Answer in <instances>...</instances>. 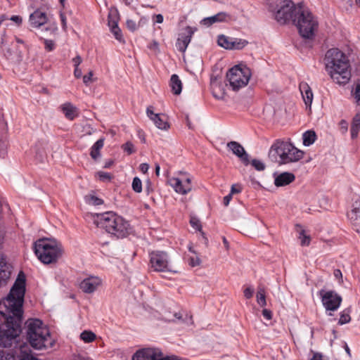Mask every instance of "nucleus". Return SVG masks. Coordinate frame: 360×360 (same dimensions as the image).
<instances>
[{
    "instance_id": "obj_1",
    "label": "nucleus",
    "mask_w": 360,
    "mask_h": 360,
    "mask_svg": "<svg viewBox=\"0 0 360 360\" xmlns=\"http://www.w3.org/2000/svg\"><path fill=\"white\" fill-rule=\"evenodd\" d=\"M25 292L24 275H18L8 296L0 301V314L4 317L5 323L0 328V346L11 347L12 341L21 332L22 304Z\"/></svg>"
},
{
    "instance_id": "obj_2",
    "label": "nucleus",
    "mask_w": 360,
    "mask_h": 360,
    "mask_svg": "<svg viewBox=\"0 0 360 360\" xmlns=\"http://www.w3.org/2000/svg\"><path fill=\"white\" fill-rule=\"evenodd\" d=\"M326 70L338 84L347 83L351 77L349 60L338 49H329L324 58Z\"/></svg>"
},
{
    "instance_id": "obj_3",
    "label": "nucleus",
    "mask_w": 360,
    "mask_h": 360,
    "mask_svg": "<svg viewBox=\"0 0 360 360\" xmlns=\"http://www.w3.org/2000/svg\"><path fill=\"white\" fill-rule=\"evenodd\" d=\"M326 70L338 84L347 83L351 77L349 60L338 49H329L324 58Z\"/></svg>"
},
{
    "instance_id": "obj_4",
    "label": "nucleus",
    "mask_w": 360,
    "mask_h": 360,
    "mask_svg": "<svg viewBox=\"0 0 360 360\" xmlns=\"http://www.w3.org/2000/svg\"><path fill=\"white\" fill-rule=\"evenodd\" d=\"M94 221L97 227L105 230L117 238H126L133 231L129 222L114 212L96 214Z\"/></svg>"
},
{
    "instance_id": "obj_5",
    "label": "nucleus",
    "mask_w": 360,
    "mask_h": 360,
    "mask_svg": "<svg viewBox=\"0 0 360 360\" xmlns=\"http://www.w3.org/2000/svg\"><path fill=\"white\" fill-rule=\"evenodd\" d=\"M27 339L31 347L36 349L50 348L54 344L49 328L39 319L27 321Z\"/></svg>"
},
{
    "instance_id": "obj_6",
    "label": "nucleus",
    "mask_w": 360,
    "mask_h": 360,
    "mask_svg": "<svg viewBox=\"0 0 360 360\" xmlns=\"http://www.w3.org/2000/svg\"><path fill=\"white\" fill-rule=\"evenodd\" d=\"M304 152L295 147L292 143L276 140L271 146L269 158L278 165H286L300 160Z\"/></svg>"
},
{
    "instance_id": "obj_7",
    "label": "nucleus",
    "mask_w": 360,
    "mask_h": 360,
    "mask_svg": "<svg viewBox=\"0 0 360 360\" xmlns=\"http://www.w3.org/2000/svg\"><path fill=\"white\" fill-rule=\"evenodd\" d=\"M295 13L297 16L293 23L299 33L303 38L312 39L319 26L316 18L302 4L297 5Z\"/></svg>"
},
{
    "instance_id": "obj_8",
    "label": "nucleus",
    "mask_w": 360,
    "mask_h": 360,
    "mask_svg": "<svg viewBox=\"0 0 360 360\" xmlns=\"http://www.w3.org/2000/svg\"><path fill=\"white\" fill-rule=\"evenodd\" d=\"M34 251L44 264L56 263L62 255L61 247L54 240L41 238L34 243Z\"/></svg>"
},
{
    "instance_id": "obj_9",
    "label": "nucleus",
    "mask_w": 360,
    "mask_h": 360,
    "mask_svg": "<svg viewBox=\"0 0 360 360\" xmlns=\"http://www.w3.org/2000/svg\"><path fill=\"white\" fill-rule=\"evenodd\" d=\"M250 70L246 68H240L236 65L231 68L226 73V79L233 91H238L245 86L250 78Z\"/></svg>"
},
{
    "instance_id": "obj_10",
    "label": "nucleus",
    "mask_w": 360,
    "mask_h": 360,
    "mask_svg": "<svg viewBox=\"0 0 360 360\" xmlns=\"http://www.w3.org/2000/svg\"><path fill=\"white\" fill-rule=\"evenodd\" d=\"M149 269L156 272H173L169 265V257L167 252L162 250H153L149 252Z\"/></svg>"
},
{
    "instance_id": "obj_11",
    "label": "nucleus",
    "mask_w": 360,
    "mask_h": 360,
    "mask_svg": "<svg viewBox=\"0 0 360 360\" xmlns=\"http://www.w3.org/2000/svg\"><path fill=\"white\" fill-rule=\"evenodd\" d=\"M319 295L326 311L338 310L342 302V297L334 290H321Z\"/></svg>"
},
{
    "instance_id": "obj_12",
    "label": "nucleus",
    "mask_w": 360,
    "mask_h": 360,
    "mask_svg": "<svg viewBox=\"0 0 360 360\" xmlns=\"http://www.w3.org/2000/svg\"><path fill=\"white\" fill-rule=\"evenodd\" d=\"M295 6L293 2L287 1L276 13V19L281 24H285L289 21L294 22L297 16L295 13Z\"/></svg>"
},
{
    "instance_id": "obj_13",
    "label": "nucleus",
    "mask_w": 360,
    "mask_h": 360,
    "mask_svg": "<svg viewBox=\"0 0 360 360\" xmlns=\"http://www.w3.org/2000/svg\"><path fill=\"white\" fill-rule=\"evenodd\" d=\"M169 184L175 192L181 195L191 192L193 187L191 177L186 174H183L181 177L170 178Z\"/></svg>"
},
{
    "instance_id": "obj_14",
    "label": "nucleus",
    "mask_w": 360,
    "mask_h": 360,
    "mask_svg": "<svg viewBox=\"0 0 360 360\" xmlns=\"http://www.w3.org/2000/svg\"><path fill=\"white\" fill-rule=\"evenodd\" d=\"M132 360H170L169 357H163L162 353L152 348H144L138 350L132 356Z\"/></svg>"
},
{
    "instance_id": "obj_15",
    "label": "nucleus",
    "mask_w": 360,
    "mask_h": 360,
    "mask_svg": "<svg viewBox=\"0 0 360 360\" xmlns=\"http://www.w3.org/2000/svg\"><path fill=\"white\" fill-rule=\"evenodd\" d=\"M347 217L352 228L360 233V198L355 200L347 212Z\"/></svg>"
},
{
    "instance_id": "obj_16",
    "label": "nucleus",
    "mask_w": 360,
    "mask_h": 360,
    "mask_svg": "<svg viewBox=\"0 0 360 360\" xmlns=\"http://www.w3.org/2000/svg\"><path fill=\"white\" fill-rule=\"evenodd\" d=\"M153 109V108L152 106L147 108V116L153 122V123L158 129L163 130L168 129L169 128V124L167 121L165 115L162 114L155 113Z\"/></svg>"
},
{
    "instance_id": "obj_17",
    "label": "nucleus",
    "mask_w": 360,
    "mask_h": 360,
    "mask_svg": "<svg viewBox=\"0 0 360 360\" xmlns=\"http://www.w3.org/2000/svg\"><path fill=\"white\" fill-rule=\"evenodd\" d=\"M194 32L191 27H186L184 32H182L177 39L176 46L180 52H185L188 45L191 42Z\"/></svg>"
},
{
    "instance_id": "obj_18",
    "label": "nucleus",
    "mask_w": 360,
    "mask_h": 360,
    "mask_svg": "<svg viewBox=\"0 0 360 360\" xmlns=\"http://www.w3.org/2000/svg\"><path fill=\"white\" fill-rule=\"evenodd\" d=\"M101 284V280L96 276H90L84 279L79 284L80 289L85 293L94 292Z\"/></svg>"
},
{
    "instance_id": "obj_19",
    "label": "nucleus",
    "mask_w": 360,
    "mask_h": 360,
    "mask_svg": "<svg viewBox=\"0 0 360 360\" xmlns=\"http://www.w3.org/2000/svg\"><path fill=\"white\" fill-rule=\"evenodd\" d=\"M227 147L233 152L234 155L238 156L245 165H247L249 164V155L242 145H240L238 142L233 141H230L227 143Z\"/></svg>"
},
{
    "instance_id": "obj_20",
    "label": "nucleus",
    "mask_w": 360,
    "mask_h": 360,
    "mask_svg": "<svg viewBox=\"0 0 360 360\" xmlns=\"http://www.w3.org/2000/svg\"><path fill=\"white\" fill-rule=\"evenodd\" d=\"M231 19L230 15L225 12H219L217 14L203 18L200 23L207 27H210L212 25L217 22H227Z\"/></svg>"
},
{
    "instance_id": "obj_21",
    "label": "nucleus",
    "mask_w": 360,
    "mask_h": 360,
    "mask_svg": "<svg viewBox=\"0 0 360 360\" xmlns=\"http://www.w3.org/2000/svg\"><path fill=\"white\" fill-rule=\"evenodd\" d=\"M47 15L39 10L35 11L30 15V22L34 27H39L47 22Z\"/></svg>"
},
{
    "instance_id": "obj_22",
    "label": "nucleus",
    "mask_w": 360,
    "mask_h": 360,
    "mask_svg": "<svg viewBox=\"0 0 360 360\" xmlns=\"http://www.w3.org/2000/svg\"><path fill=\"white\" fill-rule=\"evenodd\" d=\"M295 176L290 172H283L278 174L274 179V184L277 187L285 186L293 182Z\"/></svg>"
},
{
    "instance_id": "obj_23",
    "label": "nucleus",
    "mask_w": 360,
    "mask_h": 360,
    "mask_svg": "<svg viewBox=\"0 0 360 360\" xmlns=\"http://www.w3.org/2000/svg\"><path fill=\"white\" fill-rule=\"evenodd\" d=\"M299 88L305 105L310 107L313 101V93L310 86L307 82H302Z\"/></svg>"
},
{
    "instance_id": "obj_24",
    "label": "nucleus",
    "mask_w": 360,
    "mask_h": 360,
    "mask_svg": "<svg viewBox=\"0 0 360 360\" xmlns=\"http://www.w3.org/2000/svg\"><path fill=\"white\" fill-rule=\"evenodd\" d=\"M60 108L65 117L70 120H73L78 115L77 108L70 103H65Z\"/></svg>"
},
{
    "instance_id": "obj_25",
    "label": "nucleus",
    "mask_w": 360,
    "mask_h": 360,
    "mask_svg": "<svg viewBox=\"0 0 360 360\" xmlns=\"http://www.w3.org/2000/svg\"><path fill=\"white\" fill-rule=\"evenodd\" d=\"M104 146V139H99L91 148L90 155L91 158L97 161L101 158V150Z\"/></svg>"
},
{
    "instance_id": "obj_26",
    "label": "nucleus",
    "mask_w": 360,
    "mask_h": 360,
    "mask_svg": "<svg viewBox=\"0 0 360 360\" xmlns=\"http://www.w3.org/2000/svg\"><path fill=\"white\" fill-rule=\"evenodd\" d=\"M169 86L172 93L175 95H179L182 90V82L179 76L174 74L171 76L169 81Z\"/></svg>"
},
{
    "instance_id": "obj_27",
    "label": "nucleus",
    "mask_w": 360,
    "mask_h": 360,
    "mask_svg": "<svg viewBox=\"0 0 360 360\" xmlns=\"http://www.w3.org/2000/svg\"><path fill=\"white\" fill-rule=\"evenodd\" d=\"M11 275V271L3 255L0 253V283L6 281Z\"/></svg>"
},
{
    "instance_id": "obj_28",
    "label": "nucleus",
    "mask_w": 360,
    "mask_h": 360,
    "mask_svg": "<svg viewBox=\"0 0 360 360\" xmlns=\"http://www.w3.org/2000/svg\"><path fill=\"white\" fill-rule=\"evenodd\" d=\"M360 130V113H356L352 119L351 124V137L352 139L357 138Z\"/></svg>"
},
{
    "instance_id": "obj_29",
    "label": "nucleus",
    "mask_w": 360,
    "mask_h": 360,
    "mask_svg": "<svg viewBox=\"0 0 360 360\" xmlns=\"http://www.w3.org/2000/svg\"><path fill=\"white\" fill-rule=\"evenodd\" d=\"M302 139L303 144L306 146H309L315 142L316 135L314 131L309 130L303 134Z\"/></svg>"
},
{
    "instance_id": "obj_30",
    "label": "nucleus",
    "mask_w": 360,
    "mask_h": 360,
    "mask_svg": "<svg viewBox=\"0 0 360 360\" xmlns=\"http://www.w3.org/2000/svg\"><path fill=\"white\" fill-rule=\"evenodd\" d=\"M213 96L216 98H221L224 95V91L221 88V84L217 79L212 80L210 83Z\"/></svg>"
},
{
    "instance_id": "obj_31",
    "label": "nucleus",
    "mask_w": 360,
    "mask_h": 360,
    "mask_svg": "<svg viewBox=\"0 0 360 360\" xmlns=\"http://www.w3.org/2000/svg\"><path fill=\"white\" fill-rule=\"evenodd\" d=\"M232 37L225 36L224 34H221L218 37L217 44L219 46L226 49H231V41Z\"/></svg>"
},
{
    "instance_id": "obj_32",
    "label": "nucleus",
    "mask_w": 360,
    "mask_h": 360,
    "mask_svg": "<svg viewBox=\"0 0 360 360\" xmlns=\"http://www.w3.org/2000/svg\"><path fill=\"white\" fill-rule=\"evenodd\" d=\"M232 39L231 50H240L248 44V41L243 39L232 37Z\"/></svg>"
},
{
    "instance_id": "obj_33",
    "label": "nucleus",
    "mask_w": 360,
    "mask_h": 360,
    "mask_svg": "<svg viewBox=\"0 0 360 360\" xmlns=\"http://www.w3.org/2000/svg\"><path fill=\"white\" fill-rule=\"evenodd\" d=\"M257 302L258 304L263 307L266 306V296H265V290L263 287H259L257 292Z\"/></svg>"
},
{
    "instance_id": "obj_34",
    "label": "nucleus",
    "mask_w": 360,
    "mask_h": 360,
    "mask_svg": "<svg viewBox=\"0 0 360 360\" xmlns=\"http://www.w3.org/2000/svg\"><path fill=\"white\" fill-rule=\"evenodd\" d=\"M96 335L90 330H84L80 334V338L86 343H90L96 340Z\"/></svg>"
},
{
    "instance_id": "obj_35",
    "label": "nucleus",
    "mask_w": 360,
    "mask_h": 360,
    "mask_svg": "<svg viewBox=\"0 0 360 360\" xmlns=\"http://www.w3.org/2000/svg\"><path fill=\"white\" fill-rule=\"evenodd\" d=\"M349 314H350V310L349 309H346L343 310L340 313V319L338 321V324L343 325V324L349 323L351 321V316H350Z\"/></svg>"
},
{
    "instance_id": "obj_36",
    "label": "nucleus",
    "mask_w": 360,
    "mask_h": 360,
    "mask_svg": "<svg viewBox=\"0 0 360 360\" xmlns=\"http://www.w3.org/2000/svg\"><path fill=\"white\" fill-rule=\"evenodd\" d=\"M189 251L196 255L191 247L189 248ZM188 263L191 266L195 267L200 264L201 260L198 255L191 256L188 258Z\"/></svg>"
},
{
    "instance_id": "obj_37",
    "label": "nucleus",
    "mask_w": 360,
    "mask_h": 360,
    "mask_svg": "<svg viewBox=\"0 0 360 360\" xmlns=\"http://www.w3.org/2000/svg\"><path fill=\"white\" fill-rule=\"evenodd\" d=\"M299 239L300 240V244L302 246H309L311 242V238L309 235L306 233L304 229H302L299 232Z\"/></svg>"
},
{
    "instance_id": "obj_38",
    "label": "nucleus",
    "mask_w": 360,
    "mask_h": 360,
    "mask_svg": "<svg viewBox=\"0 0 360 360\" xmlns=\"http://www.w3.org/2000/svg\"><path fill=\"white\" fill-rule=\"evenodd\" d=\"M118 15L117 12H110L108 15V26L110 29L118 27Z\"/></svg>"
},
{
    "instance_id": "obj_39",
    "label": "nucleus",
    "mask_w": 360,
    "mask_h": 360,
    "mask_svg": "<svg viewBox=\"0 0 360 360\" xmlns=\"http://www.w3.org/2000/svg\"><path fill=\"white\" fill-rule=\"evenodd\" d=\"M27 347L26 346L20 347L21 356L20 360H38L34 357L30 353L27 352Z\"/></svg>"
},
{
    "instance_id": "obj_40",
    "label": "nucleus",
    "mask_w": 360,
    "mask_h": 360,
    "mask_svg": "<svg viewBox=\"0 0 360 360\" xmlns=\"http://www.w3.org/2000/svg\"><path fill=\"white\" fill-rule=\"evenodd\" d=\"M131 186L134 192L138 193H141L142 191L141 180L137 176L134 177L132 181Z\"/></svg>"
},
{
    "instance_id": "obj_41",
    "label": "nucleus",
    "mask_w": 360,
    "mask_h": 360,
    "mask_svg": "<svg viewBox=\"0 0 360 360\" xmlns=\"http://www.w3.org/2000/svg\"><path fill=\"white\" fill-rule=\"evenodd\" d=\"M86 201L89 204L93 205H101L103 203V200L102 199L93 195L86 196Z\"/></svg>"
},
{
    "instance_id": "obj_42",
    "label": "nucleus",
    "mask_w": 360,
    "mask_h": 360,
    "mask_svg": "<svg viewBox=\"0 0 360 360\" xmlns=\"http://www.w3.org/2000/svg\"><path fill=\"white\" fill-rule=\"evenodd\" d=\"M110 30H111L112 33L113 34V35L115 36V38L117 40H118L120 42L124 41L122 34V31L119 27L110 29Z\"/></svg>"
},
{
    "instance_id": "obj_43",
    "label": "nucleus",
    "mask_w": 360,
    "mask_h": 360,
    "mask_svg": "<svg viewBox=\"0 0 360 360\" xmlns=\"http://www.w3.org/2000/svg\"><path fill=\"white\" fill-rule=\"evenodd\" d=\"M96 176H98L99 179L102 181H107L111 179L110 174L105 172H98Z\"/></svg>"
},
{
    "instance_id": "obj_44",
    "label": "nucleus",
    "mask_w": 360,
    "mask_h": 360,
    "mask_svg": "<svg viewBox=\"0 0 360 360\" xmlns=\"http://www.w3.org/2000/svg\"><path fill=\"white\" fill-rule=\"evenodd\" d=\"M124 151L127 152L129 155H131L135 152L134 145L131 142H127L122 146Z\"/></svg>"
},
{
    "instance_id": "obj_45",
    "label": "nucleus",
    "mask_w": 360,
    "mask_h": 360,
    "mask_svg": "<svg viewBox=\"0 0 360 360\" xmlns=\"http://www.w3.org/2000/svg\"><path fill=\"white\" fill-rule=\"evenodd\" d=\"M252 165L258 171H262L265 169V166L260 160L254 159L251 162Z\"/></svg>"
},
{
    "instance_id": "obj_46",
    "label": "nucleus",
    "mask_w": 360,
    "mask_h": 360,
    "mask_svg": "<svg viewBox=\"0 0 360 360\" xmlns=\"http://www.w3.org/2000/svg\"><path fill=\"white\" fill-rule=\"evenodd\" d=\"M126 25H127V29L131 32L136 31L139 27V26L137 25L136 22L131 19H128L127 20Z\"/></svg>"
},
{
    "instance_id": "obj_47",
    "label": "nucleus",
    "mask_w": 360,
    "mask_h": 360,
    "mask_svg": "<svg viewBox=\"0 0 360 360\" xmlns=\"http://www.w3.org/2000/svg\"><path fill=\"white\" fill-rule=\"evenodd\" d=\"M0 360H15L14 355L0 349Z\"/></svg>"
},
{
    "instance_id": "obj_48",
    "label": "nucleus",
    "mask_w": 360,
    "mask_h": 360,
    "mask_svg": "<svg viewBox=\"0 0 360 360\" xmlns=\"http://www.w3.org/2000/svg\"><path fill=\"white\" fill-rule=\"evenodd\" d=\"M94 73L92 71H90L87 75H85L83 77V82L86 85L89 86V84L91 82H94L96 79L93 78Z\"/></svg>"
},
{
    "instance_id": "obj_49",
    "label": "nucleus",
    "mask_w": 360,
    "mask_h": 360,
    "mask_svg": "<svg viewBox=\"0 0 360 360\" xmlns=\"http://www.w3.org/2000/svg\"><path fill=\"white\" fill-rule=\"evenodd\" d=\"M191 226L194 228L195 230L200 231L201 230V224L200 221L195 218L192 217L190 220Z\"/></svg>"
},
{
    "instance_id": "obj_50",
    "label": "nucleus",
    "mask_w": 360,
    "mask_h": 360,
    "mask_svg": "<svg viewBox=\"0 0 360 360\" xmlns=\"http://www.w3.org/2000/svg\"><path fill=\"white\" fill-rule=\"evenodd\" d=\"M339 127L342 134H345L348 129V123L346 120H342L339 123Z\"/></svg>"
},
{
    "instance_id": "obj_51",
    "label": "nucleus",
    "mask_w": 360,
    "mask_h": 360,
    "mask_svg": "<svg viewBox=\"0 0 360 360\" xmlns=\"http://www.w3.org/2000/svg\"><path fill=\"white\" fill-rule=\"evenodd\" d=\"M254 290L251 287H247L243 290L244 296L247 299H250L253 296Z\"/></svg>"
},
{
    "instance_id": "obj_52",
    "label": "nucleus",
    "mask_w": 360,
    "mask_h": 360,
    "mask_svg": "<svg viewBox=\"0 0 360 360\" xmlns=\"http://www.w3.org/2000/svg\"><path fill=\"white\" fill-rule=\"evenodd\" d=\"M148 47L154 52L159 51V44L156 41H153L150 42L148 45Z\"/></svg>"
},
{
    "instance_id": "obj_53",
    "label": "nucleus",
    "mask_w": 360,
    "mask_h": 360,
    "mask_svg": "<svg viewBox=\"0 0 360 360\" xmlns=\"http://www.w3.org/2000/svg\"><path fill=\"white\" fill-rule=\"evenodd\" d=\"M354 96L358 105H360V84L356 86Z\"/></svg>"
},
{
    "instance_id": "obj_54",
    "label": "nucleus",
    "mask_w": 360,
    "mask_h": 360,
    "mask_svg": "<svg viewBox=\"0 0 360 360\" xmlns=\"http://www.w3.org/2000/svg\"><path fill=\"white\" fill-rule=\"evenodd\" d=\"M333 276L340 283H342L343 282L342 281V271L340 269H335L333 271Z\"/></svg>"
},
{
    "instance_id": "obj_55",
    "label": "nucleus",
    "mask_w": 360,
    "mask_h": 360,
    "mask_svg": "<svg viewBox=\"0 0 360 360\" xmlns=\"http://www.w3.org/2000/svg\"><path fill=\"white\" fill-rule=\"evenodd\" d=\"M44 45H45V49L49 51H51L53 50V49H54V43L51 40L45 39Z\"/></svg>"
},
{
    "instance_id": "obj_56",
    "label": "nucleus",
    "mask_w": 360,
    "mask_h": 360,
    "mask_svg": "<svg viewBox=\"0 0 360 360\" xmlns=\"http://www.w3.org/2000/svg\"><path fill=\"white\" fill-rule=\"evenodd\" d=\"M241 191H242V188H241L240 186L234 184V185H232V186H231L230 194H231L233 195V194L240 193Z\"/></svg>"
},
{
    "instance_id": "obj_57",
    "label": "nucleus",
    "mask_w": 360,
    "mask_h": 360,
    "mask_svg": "<svg viewBox=\"0 0 360 360\" xmlns=\"http://www.w3.org/2000/svg\"><path fill=\"white\" fill-rule=\"evenodd\" d=\"M10 20L14 22L18 25H21L22 22V17L20 15H13L11 17Z\"/></svg>"
},
{
    "instance_id": "obj_58",
    "label": "nucleus",
    "mask_w": 360,
    "mask_h": 360,
    "mask_svg": "<svg viewBox=\"0 0 360 360\" xmlns=\"http://www.w3.org/2000/svg\"><path fill=\"white\" fill-rule=\"evenodd\" d=\"M60 18L62 24V27L64 30H65L67 27V19L65 15L63 13H60Z\"/></svg>"
},
{
    "instance_id": "obj_59",
    "label": "nucleus",
    "mask_w": 360,
    "mask_h": 360,
    "mask_svg": "<svg viewBox=\"0 0 360 360\" xmlns=\"http://www.w3.org/2000/svg\"><path fill=\"white\" fill-rule=\"evenodd\" d=\"M262 315L266 320H271L272 318V312L266 309L262 310Z\"/></svg>"
},
{
    "instance_id": "obj_60",
    "label": "nucleus",
    "mask_w": 360,
    "mask_h": 360,
    "mask_svg": "<svg viewBox=\"0 0 360 360\" xmlns=\"http://www.w3.org/2000/svg\"><path fill=\"white\" fill-rule=\"evenodd\" d=\"M182 319V315L180 312H176L173 315V318H168V321H175L176 320L180 321Z\"/></svg>"
},
{
    "instance_id": "obj_61",
    "label": "nucleus",
    "mask_w": 360,
    "mask_h": 360,
    "mask_svg": "<svg viewBox=\"0 0 360 360\" xmlns=\"http://www.w3.org/2000/svg\"><path fill=\"white\" fill-rule=\"evenodd\" d=\"M149 169V165L147 163H141L140 165H139V169L141 172H143V174H146L148 172V170Z\"/></svg>"
},
{
    "instance_id": "obj_62",
    "label": "nucleus",
    "mask_w": 360,
    "mask_h": 360,
    "mask_svg": "<svg viewBox=\"0 0 360 360\" xmlns=\"http://www.w3.org/2000/svg\"><path fill=\"white\" fill-rule=\"evenodd\" d=\"M72 62L74 63L75 68L79 67V65L82 62V59L79 56H77L72 59Z\"/></svg>"
},
{
    "instance_id": "obj_63",
    "label": "nucleus",
    "mask_w": 360,
    "mask_h": 360,
    "mask_svg": "<svg viewBox=\"0 0 360 360\" xmlns=\"http://www.w3.org/2000/svg\"><path fill=\"white\" fill-rule=\"evenodd\" d=\"M232 200V195L229 194L224 198L223 203L224 206L227 207L229 205L230 201Z\"/></svg>"
},
{
    "instance_id": "obj_64",
    "label": "nucleus",
    "mask_w": 360,
    "mask_h": 360,
    "mask_svg": "<svg viewBox=\"0 0 360 360\" xmlns=\"http://www.w3.org/2000/svg\"><path fill=\"white\" fill-rule=\"evenodd\" d=\"M145 191L146 192L147 195H149L152 191V187H151V182L150 181H148L146 182V185L145 187Z\"/></svg>"
}]
</instances>
